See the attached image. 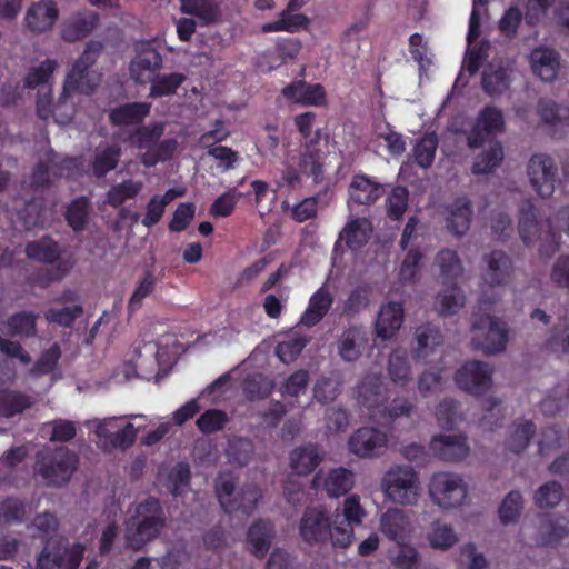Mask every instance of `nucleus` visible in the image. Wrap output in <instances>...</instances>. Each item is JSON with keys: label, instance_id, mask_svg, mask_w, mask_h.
Instances as JSON below:
<instances>
[{"label": "nucleus", "instance_id": "nucleus-1", "mask_svg": "<svg viewBox=\"0 0 569 569\" xmlns=\"http://www.w3.org/2000/svg\"><path fill=\"white\" fill-rule=\"evenodd\" d=\"M166 525L163 509L158 499L148 497L133 507L126 522L124 539L129 548L139 550L156 539Z\"/></svg>", "mask_w": 569, "mask_h": 569}, {"label": "nucleus", "instance_id": "nucleus-2", "mask_svg": "<svg viewBox=\"0 0 569 569\" xmlns=\"http://www.w3.org/2000/svg\"><path fill=\"white\" fill-rule=\"evenodd\" d=\"M385 499L396 506H416L421 495L418 471L408 465L390 466L381 478Z\"/></svg>", "mask_w": 569, "mask_h": 569}, {"label": "nucleus", "instance_id": "nucleus-3", "mask_svg": "<svg viewBox=\"0 0 569 569\" xmlns=\"http://www.w3.org/2000/svg\"><path fill=\"white\" fill-rule=\"evenodd\" d=\"M518 232L527 247L539 243V252L543 257H550L558 248V234L548 222V230L542 231V224L538 220V209L531 200L525 201L519 208Z\"/></svg>", "mask_w": 569, "mask_h": 569}, {"label": "nucleus", "instance_id": "nucleus-4", "mask_svg": "<svg viewBox=\"0 0 569 569\" xmlns=\"http://www.w3.org/2000/svg\"><path fill=\"white\" fill-rule=\"evenodd\" d=\"M509 331L507 325L489 315L476 316L470 328V342L477 350L492 356L505 351Z\"/></svg>", "mask_w": 569, "mask_h": 569}, {"label": "nucleus", "instance_id": "nucleus-5", "mask_svg": "<svg viewBox=\"0 0 569 569\" xmlns=\"http://www.w3.org/2000/svg\"><path fill=\"white\" fill-rule=\"evenodd\" d=\"M428 491L433 505L442 510H452L463 505L468 486L461 476L441 471L431 476Z\"/></svg>", "mask_w": 569, "mask_h": 569}, {"label": "nucleus", "instance_id": "nucleus-6", "mask_svg": "<svg viewBox=\"0 0 569 569\" xmlns=\"http://www.w3.org/2000/svg\"><path fill=\"white\" fill-rule=\"evenodd\" d=\"M87 423L94 430L99 445L107 450H126L137 438V428L130 422L123 423L122 418L93 419Z\"/></svg>", "mask_w": 569, "mask_h": 569}, {"label": "nucleus", "instance_id": "nucleus-7", "mask_svg": "<svg viewBox=\"0 0 569 569\" xmlns=\"http://www.w3.org/2000/svg\"><path fill=\"white\" fill-rule=\"evenodd\" d=\"M216 491L221 507L229 513H251L261 498L257 486L249 485L236 491L234 482L226 476L218 478Z\"/></svg>", "mask_w": 569, "mask_h": 569}, {"label": "nucleus", "instance_id": "nucleus-8", "mask_svg": "<svg viewBox=\"0 0 569 569\" xmlns=\"http://www.w3.org/2000/svg\"><path fill=\"white\" fill-rule=\"evenodd\" d=\"M527 174L531 188L543 199L550 198L560 183L558 164L547 153H536L529 159Z\"/></svg>", "mask_w": 569, "mask_h": 569}, {"label": "nucleus", "instance_id": "nucleus-9", "mask_svg": "<svg viewBox=\"0 0 569 569\" xmlns=\"http://www.w3.org/2000/svg\"><path fill=\"white\" fill-rule=\"evenodd\" d=\"M77 468V457L66 448H59L39 460L37 472L51 486L66 485Z\"/></svg>", "mask_w": 569, "mask_h": 569}, {"label": "nucleus", "instance_id": "nucleus-10", "mask_svg": "<svg viewBox=\"0 0 569 569\" xmlns=\"http://www.w3.org/2000/svg\"><path fill=\"white\" fill-rule=\"evenodd\" d=\"M329 153V137L317 131L313 137L306 141L299 156H291L303 174L313 178L318 183L323 178V166L326 156Z\"/></svg>", "mask_w": 569, "mask_h": 569}, {"label": "nucleus", "instance_id": "nucleus-11", "mask_svg": "<svg viewBox=\"0 0 569 569\" xmlns=\"http://www.w3.org/2000/svg\"><path fill=\"white\" fill-rule=\"evenodd\" d=\"M390 436L376 427H361L348 440V449L359 458L379 457L388 449Z\"/></svg>", "mask_w": 569, "mask_h": 569}, {"label": "nucleus", "instance_id": "nucleus-12", "mask_svg": "<svg viewBox=\"0 0 569 569\" xmlns=\"http://www.w3.org/2000/svg\"><path fill=\"white\" fill-rule=\"evenodd\" d=\"M84 547L74 545L66 548L48 542L37 558L36 569H77L83 558Z\"/></svg>", "mask_w": 569, "mask_h": 569}, {"label": "nucleus", "instance_id": "nucleus-13", "mask_svg": "<svg viewBox=\"0 0 569 569\" xmlns=\"http://www.w3.org/2000/svg\"><path fill=\"white\" fill-rule=\"evenodd\" d=\"M493 369L487 362L473 360L466 362L456 373L457 385L468 393L480 396L492 386Z\"/></svg>", "mask_w": 569, "mask_h": 569}, {"label": "nucleus", "instance_id": "nucleus-14", "mask_svg": "<svg viewBox=\"0 0 569 569\" xmlns=\"http://www.w3.org/2000/svg\"><path fill=\"white\" fill-rule=\"evenodd\" d=\"M388 399V388L379 375L366 376L358 386L357 401L368 410L371 419L379 420Z\"/></svg>", "mask_w": 569, "mask_h": 569}, {"label": "nucleus", "instance_id": "nucleus-15", "mask_svg": "<svg viewBox=\"0 0 569 569\" xmlns=\"http://www.w3.org/2000/svg\"><path fill=\"white\" fill-rule=\"evenodd\" d=\"M379 530L388 540L400 543L412 538L415 525L409 512L389 508L379 517Z\"/></svg>", "mask_w": 569, "mask_h": 569}, {"label": "nucleus", "instance_id": "nucleus-16", "mask_svg": "<svg viewBox=\"0 0 569 569\" xmlns=\"http://www.w3.org/2000/svg\"><path fill=\"white\" fill-rule=\"evenodd\" d=\"M59 18V9L53 0L32 2L23 18L24 27L33 34H43L52 30Z\"/></svg>", "mask_w": 569, "mask_h": 569}, {"label": "nucleus", "instance_id": "nucleus-17", "mask_svg": "<svg viewBox=\"0 0 569 569\" xmlns=\"http://www.w3.org/2000/svg\"><path fill=\"white\" fill-rule=\"evenodd\" d=\"M431 455L442 461L456 462L467 458L470 453V446L467 437L461 433L436 435L429 443Z\"/></svg>", "mask_w": 569, "mask_h": 569}, {"label": "nucleus", "instance_id": "nucleus-18", "mask_svg": "<svg viewBox=\"0 0 569 569\" xmlns=\"http://www.w3.org/2000/svg\"><path fill=\"white\" fill-rule=\"evenodd\" d=\"M355 486V475L351 470L339 467L328 471H318L312 479V488L321 489L329 498L347 495Z\"/></svg>", "mask_w": 569, "mask_h": 569}, {"label": "nucleus", "instance_id": "nucleus-19", "mask_svg": "<svg viewBox=\"0 0 569 569\" xmlns=\"http://www.w3.org/2000/svg\"><path fill=\"white\" fill-rule=\"evenodd\" d=\"M512 274L511 259L502 251L496 250L482 258L480 276L489 287L506 284Z\"/></svg>", "mask_w": 569, "mask_h": 569}, {"label": "nucleus", "instance_id": "nucleus-20", "mask_svg": "<svg viewBox=\"0 0 569 569\" xmlns=\"http://www.w3.org/2000/svg\"><path fill=\"white\" fill-rule=\"evenodd\" d=\"M329 517L320 506L306 509L299 523L301 538L309 543L326 541L328 527H330Z\"/></svg>", "mask_w": 569, "mask_h": 569}, {"label": "nucleus", "instance_id": "nucleus-21", "mask_svg": "<svg viewBox=\"0 0 569 569\" xmlns=\"http://www.w3.org/2000/svg\"><path fill=\"white\" fill-rule=\"evenodd\" d=\"M162 66V58L153 48L141 49L131 60L130 78L140 84L150 83L156 79Z\"/></svg>", "mask_w": 569, "mask_h": 569}, {"label": "nucleus", "instance_id": "nucleus-22", "mask_svg": "<svg viewBox=\"0 0 569 569\" xmlns=\"http://www.w3.org/2000/svg\"><path fill=\"white\" fill-rule=\"evenodd\" d=\"M101 77L97 72H79L74 73V69H70L66 74L60 93V103L71 102L72 96L76 92L83 94H91L99 87Z\"/></svg>", "mask_w": 569, "mask_h": 569}, {"label": "nucleus", "instance_id": "nucleus-23", "mask_svg": "<svg viewBox=\"0 0 569 569\" xmlns=\"http://www.w3.org/2000/svg\"><path fill=\"white\" fill-rule=\"evenodd\" d=\"M387 377L398 388H406L413 381V371L408 351L397 347L388 355L386 366Z\"/></svg>", "mask_w": 569, "mask_h": 569}, {"label": "nucleus", "instance_id": "nucleus-24", "mask_svg": "<svg viewBox=\"0 0 569 569\" xmlns=\"http://www.w3.org/2000/svg\"><path fill=\"white\" fill-rule=\"evenodd\" d=\"M98 24V14L82 11L67 18L61 27V38L68 42L79 41L89 36Z\"/></svg>", "mask_w": 569, "mask_h": 569}, {"label": "nucleus", "instance_id": "nucleus-25", "mask_svg": "<svg viewBox=\"0 0 569 569\" xmlns=\"http://www.w3.org/2000/svg\"><path fill=\"white\" fill-rule=\"evenodd\" d=\"M536 112L540 121L555 133L569 129V107L551 99H540Z\"/></svg>", "mask_w": 569, "mask_h": 569}, {"label": "nucleus", "instance_id": "nucleus-26", "mask_svg": "<svg viewBox=\"0 0 569 569\" xmlns=\"http://www.w3.org/2000/svg\"><path fill=\"white\" fill-rule=\"evenodd\" d=\"M505 121L501 111L496 108H486L478 117V120L468 138L471 148L483 143L485 137L491 133L500 132L503 129Z\"/></svg>", "mask_w": 569, "mask_h": 569}, {"label": "nucleus", "instance_id": "nucleus-27", "mask_svg": "<svg viewBox=\"0 0 569 569\" xmlns=\"http://www.w3.org/2000/svg\"><path fill=\"white\" fill-rule=\"evenodd\" d=\"M513 72L512 60L493 61L483 73L482 86L489 94H499L509 88Z\"/></svg>", "mask_w": 569, "mask_h": 569}, {"label": "nucleus", "instance_id": "nucleus-28", "mask_svg": "<svg viewBox=\"0 0 569 569\" xmlns=\"http://www.w3.org/2000/svg\"><path fill=\"white\" fill-rule=\"evenodd\" d=\"M385 193V188L379 182L357 174L349 184V206L352 203L370 206Z\"/></svg>", "mask_w": 569, "mask_h": 569}, {"label": "nucleus", "instance_id": "nucleus-29", "mask_svg": "<svg viewBox=\"0 0 569 569\" xmlns=\"http://www.w3.org/2000/svg\"><path fill=\"white\" fill-rule=\"evenodd\" d=\"M429 548L438 551H448L458 545L460 538L453 525L443 520H433L425 535Z\"/></svg>", "mask_w": 569, "mask_h": 569}, {"label": "nucleus", "instance_id": "nucleus-30", "mask_svg": "<svg viewBox=\"0 0 569 569\" xmlns=\"http://www.w3.org/2000/svg\"><path fill=\"white\" fill-rule=\"evenodd\" d=\"M367 345V332L363 327H349L342 331L338 340V353L343 361L358 360Z\"/></svg>", "mask_w": 569, "mask_h": 569}, {"label": "nucleus", "instance_id": "nucleus-31", "mask_svg": "<svg viewBox=\"0 0 569 569\" xmlns=\"http://www.w3.org/2000/svg\"><path fill=\"white\" fill-rule=\"evenodd\" d=\"M403 322V308L399 302H388L381 306L376 320V333L383 340L391 339Z\"/></svg>", "mask_w": 569, "mask_h": 569}, {"label": "nucleus", "instance_id": "nucleus-32", "mask_svg": "<svg viewBox=\"0 0 569 569\" xmlns=\"http://www.w3.org/2000/svg\"><path fill=\"white\" fill-rule=\"evenodd\" d=\"M413 338L416 341L413 355L419 359H425L436 353L443 345V336L440 329L431 323L418 326L415 330Z\"/></svg>", "mask_w": 569, "mask_h": 569}, {"label": "nucleus", "instance_id": "nucleus-33", "mask_svg": "<svg viewBox=\"0 0 569 569\" xmlns=\"http://www.w3.org/2000/svg\"><path fill=\"white\" fill-rule=\"evenodd\" d=\"M74 112L73 102L60 103V97L52 102L51 93L46 94V91H38L37 113L40 118L48 119L52 116L56 121L64 124L72 120Z\"/></svg>", "mask_w": 569, "mask_h": 569}, {"label": "nucleus", "instance_id": "nucleus-34", "mask_svg": "<svg viewBox=\"0 0 569 569\" xmlns=\"http://www.w3.org/2000/svg\"><path fill=\"white\" fill-rule=\"evenodd\" d=\"M282 94L295 103L303 106H320L325 102L326 91L321 84H308L296 81L282 90Z\"/></svg>", "mask_w": 569, "mask_h": 569}, {"label": "nucleus", "instance_id": "nucleus-35", "mask_svg": "<svg viewBox=\"0 0 569 569\" xmlns=\"http://www.w3.org/2000/svg\"><path fill=\"white\" fill-rule=\"evenodd\" d=\"M532 71L543 81L551 82L557 78L559 70V58L555 50L539 47L530 54Z\"/></svg>", "mask_w": 569, "mask_h": 569}, {"label": "nucleus", "instance_id": "nucleus-36", "mask_svg": "<svg viewBox=\"0 0 569 569\" xmlns=\"http://www.w3.org/2000/svg\"><path fill=\"white\" fill-rule=\"evenodd\" d=\"M471 204L466 199H457L447 208V228L456 236H463L470 228Z\"/></svg>", "mask_w": 569, "mask_h": 569}, {"label": "nucleus", "instance_id": "nucleus-37", "mask_svg": "<svg viewBox=\"0 0 569 569\" xmlns=\"http://www.w3.org/2000/svg\"><path fill=\"white\" fill-rule=\"evenodd\" d=\"M332 302V293L326 286H322L311 296L308 308L301 316L300 322L307 327L317 325L327 315Z\"/></svg>", "mask_w": 569, "mask_h": 569}, {"label": "nucleus", "instance_id": "nucleus-38", "mask_svg": "<svg viewBox=\"0 0 569 569\" xmlns=\"http://www.w3.org/2000/svg\"><path fill=\"white\" fill-rule=\"evenodd\" d=\"M322 457L317 447L312 445L293 449L289 455V465L298 476L311 473L321 462Z\"/></svg>", "mask_w": 569, "mask_h": 569}, {"label": "nucleus", "instance_id": "nucleus-39", "mask_svg": "<svg viewBox=\"0 0 569 569\" xmlns=\"http://www.w3.org/2000/svg\"><path fill=\"white\" fill-rule=\"evenodd\" d=\"M371 232V222L367 218L358 217L347 222L339 238L345 241L350 249L356 250L368 242Z\"/></svg>", "mask_w": 569, "mask_h": 569}, {"label": "nucleus", "instance_id": "nucleus-40", "mask_svg": "<svg viewBox=\"0 0 569 569\" xmlns=\"http://www.w3.org/2000/svg\"><path fill=\"white\" fill-rule=\"evenodd\" d=\"M328 538L335 548H348L355 537L353 526L346 521L337 508L329 517Z\"/></svg>", "mask_w": 569, "mask_h": 569}, {"label": "nucleus", "instance_id": "nucleus-41", "mask_svg": "<svg viewBox=\"0 0 569 569\" xmlns=\"http://www.w3.org/2000/svg\"><path fill=\"white\" fill-rule=\"evenodd\" d=\"M388 560L395 569H417L421 562V555L418 548L409 540L396 543L389 550Z\"/></svg>", "mask_w": 569, "mask_h": 569}, {"label": "nucleus", "instance_id": "nucleus-42", "mask_svg": "<svg viewBox=\"0 0 569 569\" xmlns=\"http://www.w3.org/2000/svg\"><path fill=\"white\" fill-rule=\"evenodd\" d=\"M58 67L59 63L57 60L47 59L42 61L27 74L24 79L26 87L38 89V91H46V94L52 93L51 79Z\"/></svg>", "mask_w": 569, "mask_h": 569}, {"label": "nucleus", "instance_id": "nucleus-43", "mask_svg": "<svg viewBox=\"0 0 569 569\" xmlns=\"http://www.w3.org/2000/svg\"><path fill=\"white\" fill-rule=\"evenodd\" d=\"M309 24V19L307 16L300 12H291L288 10H282L279 14L278 20L264 23L261 27V31L263 33L271 32H288L295 33L302 29H306Z\"/></svg>", "mask_w": 569, "mask_h": 569}, {"label": "nucleus", "instance_id": "nucleus-44", "mask_svg": "<svg viewBox=\"0 0 569 569\" xmlns=\"http://www.w3.org/2000/svg\"><path fill=\"white\" fill-rule=\"evenodd\" d=\"M150 103L132 102L114 108L110 112V120L116 126H129L141 122L150 112Z\"/></svg>", "mask_w": 569, "mask_h": 569}, {"label": "nucleus", "instance_id": "nucleus-45", "mask_svg": "<svg viewBox=\"0 0 569 569\" xmlns=\"http://www.w3.org/2000/svg\"><path fill=\"white\" fill-rule=\"evenodd\" d=\"M536 432L535 425L528 420H517L508 430L506 448L515 453L523 451Z\"/></svg>", "mask_w": 569, "mask_h": 569}, {"label": "nucleus", "instance_id": "nucleus-46", "mask_svg": "<svg viewBox=\"0 0 569 569\" xmlns=\"http://www.w3.org/2000/svg\"><path fill=\"white\" fill-rule=\"evenodd\" d=\"M272 539L273 528L269 522L257 521L248 530L249 549L258 558L267 553Z\"/></svg>", "mask_w": 569, "mask_h": 569}, {"label": "nucleus", "instance_id": "nucleus-47", "mask_svg": "<svg viewBox=\"0 0 569 569\" xmlns=\"http://www.w3.org/2000/svg\"><path fill=\"white\" fill-rule=\"evenodd\" d=\"M180 2L183 13L197 17L204 24L219 18V4L216 0H180Z\"/></svg>", "mask_w": 569, "mask_h": 569}, {"label": "nucleus", "instance_id": "nucleus-48", "mask_svg": "<svg viewBox=\"0 0 569 569\" xmlns=\"http://www.w3.org/2000/svg\"><path fill=\"white\" fill-rule=\"evenodd\" d=\"M465 306V295L457 286H450L439 292L435 300V309L443 316L455 315Z\"/></svg>", "mask_w": 569, "mask_h": 569}, {"label": "nucleus", "instance_id": "nucleus-49", "mask_svg": "<svg viewBox=\"0 0 569 569\" xmlns=\"http://www.w3.org/2000/svg\"><path fill=\"white\" fill-rule=\"evenodd\" d=\"M166 124V122H156L138 128L131 136V142L139 150L149 152L150 150L154 149L159 139L163 136Z\"/></svg>", "mask_w": 569, "mask_h": 569}, {"label": "nucleus", "instance_id": "nucleus-50", "mask_svg": "<svg viewBox=\"0 0 569 569\" xmlns=\"http://www.w3.org/2000/svg\"><path fill=\"white\" fill-rule=\"evenodd\" d=\"M443 369L440 367L426 368L417 378V390L422 398L431 397L441 391Z\"/></svg>", "mask_w": 569, "mask_h": 569}, {"label": "nucleus", "instance_id": "nucleus-51", "mask_svg": "<svg viewBox=\"0 0 569 569\" xmlns=\"http://www.w3.org/2000/svg\"><path fill=\"white\" fill-rule=\"evenodd\" d=\"M503 158L501 146L496 141H490L488 148L479 154L473 163L472 172L476 174H486L495 170Z\"/></svg>", "mask_w": 569, "mask_h": 569}, {"label": "nucleus", "instance_id": "nucleus-52", "mask_svg": "<svg viewBox=\"0 0 569 569\" xmlns=\"http://www.w3.org/2000/svg\"><path fill=\"white\" fill-rule=\"evenodd\" d=\"M142 189L143 182L132 179L113 184L107 192V203L112 207H118L127 200L133 199Z\"/></svg>", "mask_w": 569, "mask_h": 569}, {"label": "nucleus", "instance_id": "nucleus-53", "mask_svg": "<svg viewBox=\"0 0 569 569\" xmlns=\"http://www.w3.org/2000/svg\"><path fill=\"white\" fill-rule=\"evenodd\" d=\"M121 156V149L118 146H107L98 149L92 162V172L96 177H103L113 170Z\"/></svg>", "mask_w": 569, "mask_h": 569}, {"label": "nucleus", "instance_id": "nucleus-54", "mask_svg": "<svg viewBox=\"0 0 569 569\" xmlns=\"http://www.w3.org/2000/svg\"><path fill=\"white\" fill-rule=\"evenodd\" d=\"M435 263L439 268L440 276L443 280H453L463 273L462 262L453 250H441L437 254Z\"/></svg>", "mask_w": 569, "mask_h": 569}, {"label": "nucleus", "instance_id": "nucleus-55", "mask_svg": "<svg viewBox=\"0 0 569 569\" xmlns=\"http://www.w3.org/2000/svg\"><path fill=\"white\" fill-rule=\"evenodd\" d=\"M438 147V139L435 133L423 136L413 147L412 157L417 164L423 169L431 167Z\"/></svg>", "mask_w": 569, "mask_h": 569}, {"label": "nucleus", "instance_id": "nucleus-56", "mask_svg": "<svg viewBox=\"0 0 569 569\" xmlns=\"http://www.w3.org/2000/svg\"><path fill=\"white\" fill-rule=\"evenodd\" d=\"M26 253L30 259L52 263L59 257V248L51 239L42 238L38 241L29 242L26 247Z\"/></svg>", "mask_w": 569, "mask_h": 569}, {"label": "nucleus", "instance_id": "nucleus-57", "mask_svg": "<svg viewBox=\"0 0 569 569\" xmlns=\"http://www.w3.org/2000/svg\"><path fill=\"white\" fill-rule=\"evenodd\" d=\"M523 498L520 491H510L499 508V519L503 525L515 523L521 516Z\"/></svg>", "mask_w": 569, "mask_h": 569}, {"label": "nucleus", "instance_id": "nucleus-58", "mask_svg": "<svg viewBox=\"0 0 569 569\" xmlns=\"http://www.w3.org/2000/svg\"><path fill=\"white\" fill-rule=\"evenodd\" d=\"M184 80L186 77L179 72L163 74L161 77H159L158 73L156 79L150 82V97L158 98L163 96H171L176 93L177 89Z\"/></svg>", "mask_w": 569, "mask_h": 569}, {"label": "nucleus", "instance_id": "nucleus-59", "mask_svg": "<svg viewBox=\"0 0 569 569\" xmlns=\"http://www.w3.org/2000/svg\"><path fill=\"white\" fill-rule=\"evenodd\" d=\"M177 147V140L172 138L158 141L154 149L150 150L149 152L141 153L140 160L146 167H153L160 161L170 159L173 156Z\"/></svg>", "mask_w": 569, "mask_h": 569}, {"label": "nucleus", "instance_id": "nucleus-60", "mask_svg": "<svg viewBox=\"0 0 569 569\" xmlns=\"http://www.w3.org/2000/svg\"><path fill=\"white\" fill-rule=\"evenodd\" d=\"M56 154L52 151H48L36 167L31 177V183L36 187L48 186L51 182L52 176L62 174V172L56 170Z\"/></svg>", "mask_w": 569, "mask_h": 569}, {"label": "nucleus", "instance_id": "nucleus-61", "mask_svg": "<svg viewBox=\"0 0 569 569\" xmlns=\"http://www.w3.org/2000/svg\"><path fill=\"white\" fill-rule=\"evenodd\" d=\"M283 170L280 177L276 180L277 189L293 191L302 186V172L290 157L283 163Z\"/></svg>", "mask_w": 569, "mask_h": 569}, {"label": "nucleus", "instance_id": "nucleus-62", "mask_svg": "<svg viewBox=\"0 0 569 569\" xmlns=\"http://www.w3.org/2000/svg\"><path fill=\"white\" fill-rule=\"evenodd\" d=\"M30 405L29 399L20 393L7 390L0 391V415L3 417L9 418L20 413Z\"/></svg>", "mask_w": 569, "mask_h": 569}, {"label": "nucleus", "instance_id": "nucleus-63", "mask_svg": "<svg viewBox=\"0 0 569 569\" xmlns=\"http://www.w3.org/2000/svg\"><path fill=\"white\" fill-rule=\"evenodd\" d=\"M562 488L556 481L540 486L535 492L533 500L539 508H553L562 499Z\"/></svg>", "mask_w": 569, "mask_h": 569}, {"label": "nucleus", "instance_id": "nucleus-64", "mask_svg": "<svg viewBox=\"0 0 569 569\" xmlns=\"http://www.w3.org/2000/svg\"><path fill=\"white\" fill-rule=\"evenodd\" d=\"M435 416L441 428L452 429L460 420L457 401L448 398L443 399L436 407Z\"/></svg>", "mask_w": 569, "mask_h": 569}]
</instances>
